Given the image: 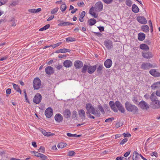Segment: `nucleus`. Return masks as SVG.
Returning a JSON list of instances; mask_svg holds the SVG:
<instances>
[{
    "label": "nucleus",
    "mask_w": 160,
    "mask_h": 160,
    "mask_svg": "<svg viewBox=\"0 0 160 160\" xmlns=\"http://www.w3.org/2000/svg\"><path fill=\"white\" fill-rule=\"evenodd\" d=\"M63 115L64 117L67 118H70L71 115V112L70 110L68 109H66L63 111Z\"/></svg>",
    "instance_id": "f3484780"
},
{
    "label": "nucleus",
    "mask_w": 160,
    "mask_h": 160,
    "mask_svg": "<svg viewBox=\"0 0 160 160\" xmlns=\"http://www.w3.org/2000/svg\"><path fill=\"white\" fill-rule=\"evenodd\" d=\"M112 64V62L110 59H108L104 62L105 66L107 68H110Z\"/></svg>",
    "instance_id": "aec40b11"
},
{
    "label": "nucleus",
    "mask_w": 160,
    "mask_h": 160,
    "mask_svg": "<svg viewBox=\"0 0 160 160\" xmlns=\"http://www.w3.org/2000/svg\"><path fill=\"white\" fill-rule=\"evenodd\" d=\"M103 1L106 3L109 4L112 2V0H103Z\"/></svg>",
    "instance_id": "13d9d810"
},
{
    "label": "nucleus",
    "mask_w": 160,
    "mask_h": 160,
    "mask_svg": "<svg viewBox=\"0 0 160 160\" xmlns=\"http://www.w3.org/2000/svg\"><path fill=\"white\" fill-rule=\"evenodd\" d=\"M39 157L41 158V159L42 160H45L48 158V157L47 156L41 153L40 154Z\"/></svg>",
    "instance_id": "37998d69"
},
{
    "label": "nucleus",
    "mask_w": 160,
    "mask_h": 160,
    "mask_svg": "<svg viewBox=\"0 0 160 160\" xmlns=\"http://www.w3.org/2000/svg\"><path fill=\"white\" fill-rule=\"evenodd\" d=\"M98 108L99 109V111L101 112L102 114H104L105 113V111L104 109L102 107L101 105H99L98 106Z\"/></svg>",
    "instance_id": "a19ab883"
},
{
    "label": "nucleus",
    "mask_w": 160,
    "mask_h": 160,
    "mask_svg": "<svg viewBox=\"0 0 160 160\" xmlns=\"http://www.w3.org/2000/svg\"><path fill=\"white\" fill-rule=\"evenodd\" d=\"M140 48L142 50H148L149 49L148 46L145 44H141L140 45Z\"/></svg>",
    "instance_id": "7c9ffc66"
},
{
    "label": "nucleus",
    "mask_w": 160,
    "mask_h": 160,
    "mask_svg": "<svg viewBox=\"0 0 160 160\" xmlns=\"http://www.w3.org/2000/svg\"><path fill=\"white\" fill-rule=\"evenodd\" d=\"M142 55L143 57L146 58H150L152 57V56L151 53L150 52L145 53L142 52Z\"/></svg>",
    "instance_id": "b1692460"
},
{
    "label": "nucleus",
    "mask_w": 160,
    "mask_h": 160,
    "mask_svg": "<svg viewBox=\"0 0 160 160\" xmlns=\"http://www.w3.org/2000/svg\"><path fill=\"white\" fill-rule=\"evenodd\" d=\"M54 118L55 120L58 122H61L63 120L62 116L59 113L56 114L54 117Z\"/></svg>",
    "instance_id": "412c9836"
},
{
    "label": "nucleus",
    "mask_w": 160,
    "mask_h": 160,
    "mask_svg": "<svg viewBox=\"0 0 160 160\" xmlns=\"http://www.w3.org/2000/svg\"><path fill=\"white\" fill-rule=\"evenodd\" d=\"M41 85L40 79L38 78H35L33 82V86L34 89L38 90Z\"/></svg>",
    "instance_id": "7ed1b4c3"
},
{
    "label": "nucleus",
    "mask_w": 160,
    "mask_h": 160,
    "mask_svg": "<svg viewBox=\"0 0 160 160\" xmlns=\"http://www.w3.org/2000/svg\"><path fill=\"white\" fill-rule=\"evenodd\" d=\"M76 40V39L73 38L71 37H69L66 38V41L67 42H72L73 41H75Z\"/></svg>",
    "instance_id": "c03bdc74"
},
{
    "label": "nucleus",
    "mask_w": 160,
    "mask_h": 160,
    "mask_svg": "<svg viewBox=\"0 0 160 160\" xmlns=\"http://www.w3.org/2000/svg\"><path fill=\"white\" fill-rule=\"evenodd\" d=\"M11 92V89L10 88H8L6 90V93L7 94H9Z\"/></svg>",
    "instance_id": "0e129e2a"
},
{
    "label": "nucleus",
    "mask_w": 160,
    "mask_h": 160,
    "mask_svg": "<svg viewBox=\"0 0 160 160\" xmlns=\"http://www.w3.org/2000/svg\"><path fill=\"white\" fill-rule=\"evenodd\" d=\"M7 1V0H1L0 1V6L2 5L5 4Z\"/></svg>",
    "instance_id": "4d7b16f0"
},
{
    "label": "nucleus",
    "mask_w": 160,
    "mask_h": 160,
    "mask_svg": "<svg viewBox=\"0 0 160 160\" xmlns=\"http://www.w3.org/2000/svg\"><path fill=\"white\" fill-rule=\"evenodd\" d=\"M99 30L101 31H104V28L103 27H98Z\"/></svg>",
    "instance_id": "338daca9"
},
{
    "label": "nucleus",
    "mask_w": 160,
    "mask_h": 160,
    "mask_svg": "<svg viewBox=\"0 0 160 160\" xmlns=\"http://www.w3.org/2000/svg\"><path fill=\"white\" fill-rule=\"evenodd\" d=\"M109 104L110 108L114 112H118V110L115 107V102L114 103L113 101H111L109 102Z\"/></svg>",
    "instance_id": "2eb2a0df"
},
{
    "label": "nucleus",
    "mask_w": 160,
    "mask_h": 160,
    "mask_svg": "<svg viewBox=\"0 0 160 160\" xmlns=\"http://www.w3.org/2000/svg\"><path fill=\"white\" fill-rule=\"evenodd\" d=\"M75 153L74 151H71L68 152V155L70 156H73L75 154Z\"/></svg>",
    "instance_id": "8fccbe9b"
},
{
    "label": "nucleus",
    "mask_w": 160,
    "mask_h": 160,
    "mask_svg": "<svg viewBox=\"0 0 160 160\" xmlns=\"http://www.w3.org/2000/svg\"><path fill=\"white\" fill-rule=\"evenodd\" d=\"M93 12H94V7H92L89 10V13L91 15L93 13Z\"/></svg>",
    "instance_id": "052dcab7"
},
{
    "label": "nucleus",
    "mask_w": 160,
    "mask_h": 160,
    "mask_svg": "<svg viewBox=\"0 0 160 160\" xmlns=\"http://www.w3.org/2000/svg\"><path fill=\"white\" fill-rule=\"evenodd\" d=\"M50 27V25L49 24H48L45 26L43 27L42 28H40L39 31H42L43 30H46L47 29L49 28Z\"/></svg>",
    "instance_id": "58836bf2"
},
{
    "label": "nucleus",
    "mask_w": 160,
    "mask_h": 160,
    "mask_svg": "<svg viewBox=\"0 0 160 160\" xmlns=\"http://www.w3.org/2000/svg\"><path fill=\"white\" fill-rule=\"evenodd\" d=\"M137 20L140 23L145 24L147 23V20L143 16H139L137 18Z\"/></svg>",
    "instance_id": "4468645a"
},
{
    "label": "nucleus",
    "mask_w": 160,
    "mask_h": 160,
    "mask_svg": "<svg viewBox=\"0 0 160 160\" xmlns=\"http://www.w3.org/2000/svg\"><path fill=\"white\" fill-rule=\"evenodd\" d=\"M63 66L66 68H69L72 65V62L68 60H65L63 63Z\"/></svg>",
    "instance_id": "6ab92c4d"
},
{
    "label": "nucleus",
    "mask_w": 160,
    "mask_h": 160,
    "mask_svg": "<svg viewBox=\"0 0 160 160\" xmlns=\"http://www.w3.org/2000/svg\"><path fill=\"white\" fill-rule=\"evenodd\" d=\"M41 8H38L36 9H32L28 10V11L31 13H37L41 11Z\"/></svg>",
    "instance_id": "2f4dec72"
},
{
    "label": "nucleus",
    "mask_w": 160,
    "mask_h": 160,
    "mask_svg": "<svg viewBox=\"0 0 160 160\" xmlns=\"http://www.w3.org/2000/svg\"><path fill=\"white\" fill-rule=\"evenodd\" d=\"M156 95L160 97V90H158L156 92Z\"/></svg>",
    "instance_id": "774afa93"
},
{
    "label": "nucleus",
    "mask_w": 160,
    "mask_h": 160,
    "mask_svg": "<svg viewBox=\"0 0 160 160\" xmlns=\"http://www.w3.org/2000/svg\"><path fill=\"white\" fill-rule=\"evenodd\" d=\"M152 154L151 155L152 156H155L156 157H157L158 156V154L157 152H154L152 153Z\"/></svg>",
    "instance_id": "680f3d73"
},
{
    "label": "nucleus",
    "mask_w": 160,
    "mask_h": 160,
    "mask_svg": "<svg viewBox=\"0 0 160 160\" xmlns=\"http://www.w3.org/2000/svg\"><path fill=\"white\" fill-rule=\"evenodd\" d=\"M132 10L134 12L137 13L139 12V8L136 5L134 4L132 5Z\"/></svg>",
    "instance_id": "c756f323"
},
{
    "label": "nucleus",
    "mask_w": 160,
    "mask_h": 160,
    "mask_svg": "<svg viewBox=\"0 0 160 160\" xmlns=\"http://www.w3.org/2000/svg\"><path fill=\"white\" fill-rule=\"evenodd\" d=\"M140 154H138L137 151H134L133 155V160H138V156H140Z\"/></svg>",
    "instance_id": "72a5a7b5"
},
{
    "label": "nucleus",
    "mask_w": 160,
    "mask_h": 160,
    "mask_svg": "<svg viewBox=\"0 0 160 160\" xmlns=\"http://www.w3.org/2000/svg\"><path fill=\"white\" fill-rule=\"evenodd\" d=\"M82 62L79 60L76 61L74 62V66L76 68H80L83 66Z\"/></svg>",
    "instance_id": "dca6fc26"
},
{
    "label": "nucleus",
    "mask_w": 160,
    "mask_h": 160,
    "mask_svg": "<svg viewBox=\"0 0 160 160\" xmlns=\"http://www.w3.org/2000/svg\"><path fill=\"white\" fill-rule=\"evenodd\" d=\"M78 114L80 117L82 119H84L85 118V113L83 109H81L78 111Z\"/></svg>",
    "instance_id": "5701e85b"
},
{
    "label": "nucleus",
    "mask_w": 160,
    "mask_h": 160,
    "mask_svg": "<svg viewBox=\"0 0 160 160\" xmlns=\"http://www.w3.org/2000/svg\"><path fill=\"white\" fill-rule=\"evenodd\" d=\"M104 45L108 50H110L113 48L112 42L109 40H106L104 42Z\"/></svg>",
    "instance_id": "1a4fd4ad"
},
{
    "label": "nucleus",
    "mask_w": 160,
    "mask_h": 160,
    "mask_svg": "<svg viewBox=\"0 0 160 160\" xmlns=\"http://www.w3.org/2000/svg\"><path fill=\"white\" fill-rule=\"evenodd\" d=\"M96 66H88V72L89 74H92L96 70Z\"/></svg>",
    "instance_id": "a211bd4d"
},
{
    "label": "nucleus",
    "mask_w": 160,
    "mask_h": 160,
    "mask_svg": "<svg viewBox=\"0 0 160 160\" xmlns=\"http://www.w3.org/2000/svg\"><path fill=\"white\" fill-rule=\"evenodd\" d=\"M45 114L47 118H51L53 114L52 109L51 108H48L45 111Z\"/></svg>",
    "instance_id": "9b49d317"
},
{
    "label": "nucleus",
    "mask_w": 160,
    "mask_h": 160,
    "mask_svg": "<svg viewBox=\"0 0 160 160\" xmlns=\"http://www.w3.org/2000/svg\"><path fill=\"white\" fill-rule=\"evenodd\" d=\"M77 115V112L76 111H73L72 112V118H75Z\"/></svg>",
    "instance_id": "6e6d98bb"
},
{
    "label": "nucleus",
    "mask_w": 160,
    "mask_h": 160,
    "mask_svg": "<svg viewBox=\"0 0 160 160\" xmlns=\"http://www.w3.org/2000/svg\"><path fill=\"white\" fill-rule=\"evenodd\" d=\"M66 146V144L62 142H61L59 143L58 144L57 147L58 148H62Z\"/></svg>",
    "instance_id": "ea45409f"
},
{
    "label": "nucleus",
    "mask_w": 160,
    "mask_h": 160,
    "mask_svg": "<svg viewBox=\"0 0 160 160\" xmlns=\"http://www.w3.org/2000/svg\"><path fill=\"white\" fill-rule=\"evenodd\" d=\"M89 25L90 26L94 25L96 22V21L95 19L91 18L88 20Z\"/></svg>",
    "instance_id": "e433bc0d"
},
{
    "label": "nucleus",
    "mask_w": 160,
    "mask_h": 160,
    "mask_svg": "<svg viewBox=\"0 0 160 160\" xmlns=\"http://www.w3.org/2000/svg\"><path fill=\"white\" fill-rule=\"evenodd\" d=\"M139 105L142 109L147 110L149 108L148 104L144 101H142L139 102Z\"/></svg>",
    "instance_id": "9d476101"
},
{
    "label": "nucleus",
    "mask_w": 160,
    "mask_h": 160,
    "mask_svg": "<svg viewBox=\"0 0 160 160\" xmlns=\"http://www.w3.org/2000/svg\"><path fill=\"white\" fill-rule=\"evenodd\" d=\"M125 3L129 7L131 6L132 4V2L131 0H126Z\"/></svg>",
    "instance_id": "79ce46f5"
},
{
    "label": "nucleus",
    "mask_w": 160,
    "mask_h": 160,
    "mask_svg": "<svg viewBox=\"0 0 160 160\" xmlns=\"http://www.w3.org/2000/svg\"><path fill=\"white\" fill-rule=\"evenodd\" d=\"M152 89H158L160 88V82H157L153 83L152 85L151 86Z\"/></svg>",
    "instance_id": "4be33fe9"
},
{
    "label": "nucleus",
    "mask_w": 160,
    "mask_h": 160,
    "mask_svg": "<svg viewBox=\"0 0 160 160\" xmlns=\"http://www.w3.org/2000/svg\"><path fill=\"white\" fill-rule=\"evenodd\" d=\"M151 104L153 109H158L160 108V101L158 99L152 101Z\"/></svg>",
    "instance_id": "6e6552de"
},
{
    "label": "nucleus",
    "mask_w": 160,
    "mask_h": 160,
    "mask_svg": "<svg viewBox=\"0 0 160 160\" xmlns=\"http://www.w3.org/2000/svg\"><path fill=\"white\" fill-rule=\"evenodd\" d=\"M42 96L39 93H37L33 98V102L37 104H39L42 100Z\"/></svg>",
    "instance_id": "423d86ee"
},
{
    "label": "nucleus",
    "mask_w": 160,
    "mask_h": 160,
    "mask_svg": "<svg viewBox=\"0 0 160 160\" xmlns=\"http://www.w3.org/2000/svg\"><path fill=\"white\" fill-rule=\"evenodd\" d=\"M130 153V152H127L125 153L124 154V156L125 157H127Z\"/></svg>",
    "instance_id": "69168bd1"
},
{
    "label": "nucleus",
    "mask_w": 160,
    "mask_h": 160,
    "mask_svg": "<svg viewBox=\"0 0 160 160\" xmlns=\"http://www.w3.org/2000/svg\"><path fill=\"white\" fill-rule=\"evenodd\" d=\"M39 130L42 132V133L45 136L49 137L53 135V134L51 133V132H47L45 130L41 128L39 129Z\"/></svg>",
    "instance_id": "393cba45"
},
{
    "label": "nucleus",
    "mask_w": 160,
    "mask_h": 160,
    "mask_svg": "<svg viewBox=\"0 0 160 160\" xmlns=\"http://www.w3.org/2000/svg\"><path fill=\"white\" fill-rule=\"evenodd\" d=\"M58 7H57L52 9L51 11V13L52 14H55L56 13L58 12Z\"/></svg>",
    "instance_id": "a18cd8bd"
},
{
    "label": "nucleus",
    "mask_w": 160,
    "mask_h": 160,
    "mask_svg": "<svg viewBox=\"0 0 160 160\" xmlns=\"http://www.w3.org/2000/svg\"><path fill=\"white\" fill-rule=\"evenodd\" d=\"M132 101L135 104H137L138 102L137 98L136 97H134L132 98Z\"/></svg>",
    "instance_id": "de8ad7c7"
},
{
    "label": "nucleus",
    "mask_w": 160,
    "mask_h": 160,
    "mask_svg": "<svg viewBox=\"0 0 160 160\" xmlns=\"http://www.w3.org/2000/svg\"><path fill=\"white\" fill-rule=\"evenodd\" d=\"M45 72L48 75H51L54 72L53 68L51 66L47 67L45 69Z\"/></svg>",
    "instance_id": "ddd939ff"
},
{
    "label": "nucleus",
    "mask_w": 160,
    "mask_h": 160,
    "mask_svg": "<svg viewBox=\"0 0 160 160\" xmlns=\"http://www.w3.org/2000/svg\"><path fill=\"white\" fill-rule=\"evenodd\" d=\"M85 107L87 110V112H86V114H89L91 113L98 117H100L101 113L100 111L96 109L93 107L91 104L90 103L87 104Z\"/></svg>",
    "instance_id": "f257e3e1"
},
{
    "label": "nucleus",
    "mask_w": 160,
    "mask_h": 160,
    "mask_svg": "<svg viewBox=\"0 0 160 160\" xmlns=\"http://www.w3.org/2000/svg\"><path fill=\"white\" fill-rule=\"evenodd\" d=\"M104 67L102 64L99 65L97 69V72L98 74H101L102 73V71Z\"/></svg>",
    "instance_id": "bb28decb"
},
{
    "label": "nucleus",
    "mask_w": 160,
    "mask_h": 160,
    "mask_svg": "<svg viewBox=\"0 0 160 160\" xmlns=\"http://www.w3.org/2000/svg\"><path fill=\"white\" fill-rule=\"evenodd\" d=\"M13 86L14 88L17 92V91L20 89V88L19 86L17 84L13 83Z\"/></svg>",
    "instance_id": "49530a36"
},
{
    "label": "nucleus",
    "mask_w": 160,
    "mask_h": 160,
    "mask_svg": "<svg viewBox=\"0 0 160 160\" xmlns=\"http://www.w3.org/2000/svg\"><path fill=\"white\" fill-rule=\"evenodd\" d=\"M88 66L86 65H84L82 69L81 72L82 73H85L88 69Z\"/></svg>",
    "instance_id": "c9c22d12"
},
{
    "label": "nucleus",
    "mask_w": 160,
    "mask_h": 160,
    "mask_svg": "<svg viewBox=\"0 0 160 160\" xmlns=\"http://www.w3.org/2000/svg\"><path fill=\"white\" fill-rule=\"evenodd\" d=\"M115 104L116 107L118 109V110L122 113H124L125 112V109L121 103V102L118 101H117L115 102Z\"/></svg>",
    "instance_id": "39448f33"
},
{
    "label": "nucleus",
    "mask_w": 160,
    "mask_h": 160,
    "mask_svg": "<svg viewBox=\"0 0 160 160\" xmlns=\"http://www.w3.org/2000/svg\"><path fill=\"white\" fill-rule=\"evenodd\" d=\"M122 123H121L120 122H118L116 123V127L118 128L119 127H120L122 126Z\"/></svg>",
    "instance_id": "bf43d9fd"
},
{
    "label": "nucleus",
    "mask_w": 160,
    "mask_h": 160,
    "mask_svg": "<svg viewBox=\"0 0 160 160\" xmlns=\"http://www.w3.org/2000/svg\"><path fill=\"white\" fill-rule=\"evenodd\" d=\"M31 153H34V155L35 156L39 157V156L40 155V153L38 152H35V151H32L31 152Z\"/></svg>",
    "instance_id": "3c124183"
},
{
    "label": "nucleus",
    "mask_w": 160,
    "mask_h": 160,
    "mask_svg": "<svg viewBox=\"0 0 160 160\" xmlns=\"http://www.w3.org/2000/svg\"><path fill=\"white\" fill-rule=\"evenodd\" d=\"M149 72L153 76L155 77L160 76V72H159L158 70L156 69H152L150 70Z\"/></svg>",
    "instance_id": "f8f14e48"
},
{
    "label": "nucleus",
    "mask_w": 160,
    "mask_h": 160,
    "mask_svg": "<svg viewBox=\"0 0 160 160\" xmlns=\"http://www.w3.org/2000/svg\"><path fill=\"white\" fill-rule=\"evenodd\" d=\"M38 151L42 153H44L45 151V148L42 146H41L38 150Z\"/></svg>",
    "instance_id": "09e8293b"
},
{
    "label": "nucleus",
    "mask_w": 160,
    "mask_h": 160,
    "mask_svg": "<svg viewBox=\"0 0 160 160\" xmlns=\"http://www.w3.org/2000/svg\"><path fill=\"white\" fill-rule=\"evenodd\" d=\"M87 114L89 118H92V119H94L95 117L92 116L91 115L90 113H89V114Z\"/></svg>",
    "instance_id": "e2e57ef3"
},
{
    "label": "nucleus",
    "mask_w": 160,
    "mask_h": 160,
    "mask_svg": "<svg viewBox=\"0 0 160 160\" xmlns=\"http://www.w3.org/2000/svg\"><path fill=\"white\" fill-rule=\"evenodd\" d=\"M145 38V34L142 32L139 33L138 35V38L139 41L143 40Z\"/></svg>",
    "instance_id": "a878e982"
},
{
    "label": "nucleus",
    "mask_w": 160,
    "mask_h": 160,
    "mask_svg": "<svg viewBox=\"0 0 160 160\" xmlns=\"http://www.w3.org/2000/svg\"><path fill=\"white\" fill-rule=\"evenodd\" d=\"M125 106L128 111L132 112L134 114L138 113L139 110L137 107L130 102L127 101L125 103Z\"/></svg>",
    "instance_id": "f03ea898"
},
{
    "label": "nucleus",
    "mask_w": 160,
    "mask_h": 160,
    "mask_svg": "<svg viewBox=\"0 0 160 160\" xmlns=\"http://www.w3.org/2000/svg\"><path fill=\"white\" fill-rule=\"evenodd\" d=\"M62 43V42H58L56 44L53 45H51V46L52 47V48H56V47L59 46Z\"/></svg>",
    "instance_id": "864d4df0"
},
{
    "label": "nucleus",
    "mask_w": 160,
    "mask_h": 160,
    "mask_svg": "<svg viewBox=\"0 0 160 160\" xmlns=\"http://www.w3.org/2000/svg\"><path fill=\"white\" fill-rule=\"evenodd\" d=\"M85 15V12L84 11H83L81 13L80 18H79V21L81 22H83V18L84 17Z\"/></svg>",
    "instance_id": "f704fd0d"
},
{
    "label": "nucleus",
    "mask_w": 160,
    "mask_h": 160,
    "mask_svg": "<svg viewBox=\"0 0 160 160\" xmlns=\"http://www.w3.org/2000/svg\"><path fill=\"white\" fill-rule=\"evenodd\" d=\"M103 4L101 2H97L95 5L94 9L96 11L100 12L102 10Z\"/></svg>",
    "instance_id": "0eeeda50"
},
{
    "label": "nucleus",
    "mask_w": 160,
    "mask_h": 160,
    "mask_svg": "<svg viewBox=\"0 0 160 160\" xmlns=\"http://www.w3.org/2000/svg\"><path fill=\"white\" fill-rule=\"evenodd\" d=\"M157 67L155 65H153L149 62H143L141 66V68L144 70H147L150 68Z\"/></svg>",
    "instance_id": "20e7f679"
},
{
    "label": "nucleus",
    "mask_w": 160,
    "mask_h": 160,
    "mask_svg": "<svg viewBox=\"0 0 160 160\" xmlns=\"http://www.w3.org/2000/svg\"><path fill=\"white\" fill-rule=\"evenodd\" d=\"M156 92H153L151 94L150 98L151 101H155L158 100V98L156 95Z\"/></svg>",
    "instance_id": "cd10ccee"
},
{
    "label": "nucleus",
    "mask_w": 160,
    "mask_h": 160,
    "mask_svg": "<svg viewBox=\"0 0 160 160\" xmlns=\"http://www.w3.org/2000/svg\"><path fill=\"white\" fill-rule=\"evenodd\" d=\"M70 51V50L69 49H67L66 48H63L61 49H58L57 50L56 52L59 53H64L67 52H69Z\"/></svg>",
    "instance_id": "c85d7f7f"
},
{
    "label": "nucleus",
    "mask_w": 160,
    "mask_h": 160,
    "mask_svg": "<svg viewBox=\"0 0 160 160\" xmlns=\"http://www.w3.org/2000/svg\"><path fill=\"white\" fill-rule=\"evenodd\" d=\"M114 118H108L105 120V122H111L114 120Z\"/></svg>",
    "instance_id": "603ef678"
},
{
    "label": "nucleus",
    "mask_w": 160,
    "mask_h": 160,
    "mask_svg": "<svg viewBox=\"0 0 160 160\" xmlns=\"http://www.w3.org/2000/svg\"><path fill=\"white\" fill-rule=\"evenodd\" d=\"M67 9V6L65 2H63L62 4L61 5L60 9L62 12L64 11Z\"/></svg>",
    "instance_id": "4c0bfd02"
},
{
    "label": "nucleus",
    "mask_w": 160,
    "mask_h": 160,
    "mask_svg": "<svg viewBox=\"0 0 160 160\" xmlns=\"http://www.w3.org/2000/svg\"><path fill=\"white\" fill-rule=\"evenodd\" d=\"M142 31L145 32H148L149 29L148 26L147 25H144L142 26L141 27Z\"/></svg>",
    "instance_id": "473e14b6"
},
{
    "label": "nucleus",
    "mask_w": 160,
    "mask_h": 160,
    "mask_svg": "<svg viewBox=\"0 0 160 160\" xmlns=\"http://www.w3.org/2000/svg\"><path fill=\"white\" fill-rule=\"evenodd\" d=\"M128 140V139L127 138H125L123 139L121 142L120 143V144L121 145H122L126 142Z\"/></svg>",
    "instance_id": "5fc2aeb1"
}]
</instances>
